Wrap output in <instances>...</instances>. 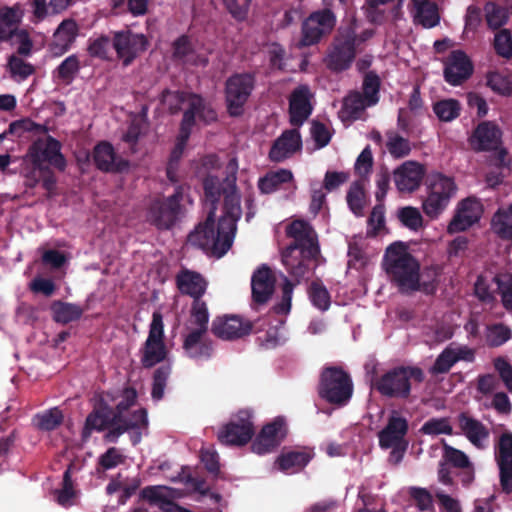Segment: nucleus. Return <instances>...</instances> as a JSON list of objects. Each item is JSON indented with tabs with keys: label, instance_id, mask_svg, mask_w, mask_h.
Segmentation results:
<instances>
[{
	"label": "nucleus",
	"instance_id": "nucleus-11",
	"mask_svg": "<svg viewBox=\"0 0 512 512\" xmlns=\"http://www.w3.org/2000/svg\"><path fill=\"white\" fill-rule=\"evenodd\" d=\"M61 148L60 141L50 135L45 139H37L28 149L31 166L37 168L54 167L58 171L64 172L67 161L61 152Z\"/></svg>",
	"mask_w": 512,
	"mask_h": 512
},
{
	"label": "nucleus",
	"instance_id": "nucleus-22",
	"mask_svg": "<svg viewBox=\"0 0 512 512\" xmlns=\"http://www.w3.org/2000/svg\"><path fill=\"white\" fill-rule=\"evenodd\" d=\"M502 131L491 121H483L474 129L470 144L475 151L497 150L501 144Z\"/></svg>",
	"mask_w": 512,
	"mask_h": 512
},
{
	"label": "nucleus",
	"instance_id": "nucleus-16",
	"mask_svg": "<svg viewBox=\"0 0 512 512\" xmlns=\"http://www.w3.org/2000/svg\"><path fill=\"white\" fill-rule=\"evenodd\" d=\"M287 435V426L283 417H276L262 427L251 449L258 455H264L277 448Z\"/></svg>",
	"mask_w": 512,
	"mask_h": 512
},
{
	"label": "nucleus",
	"instance_id": "nucleus-50",
	"mask_svg": "<svg viewBox=\"0 0 512 512\" xmlns=\"http://www.w3.org/2000/svg\"><path fill=\"white\" fill-rule=\"evenodd\" d=\"M381 81L374 71L365 74L362 84V95L368 100V105H376L379 101V90Z\"/></svg>",
	"mask_w": 512,
	"mask_h": 512
},
{
	"label": "nucleus",
	"instance_id": "nucleus-46",
	"mask_svg": "<svg viewBox=\"0 0 512 512\" xmlns=\"http://www.w3.org/2000/svg\"><path fill=\"white\" fill-rule=\"evenodd\" d=\"M192 323L197 326L193 331L207 333L209 323V312L207 303L200 299L193 300L190 310Z\"/></svg>",
	"mask_w": 512,
	"mask_h": 512
},
{
	"label": "nucleus",
	"instance_id": "nucleus-61",
	"mask_svg": "<svg viewBox=\"0 0 512 512\" xmlns=\"http://www.w3.org/2000/svg\"><path fill=\"white\" fill-rule=\"evenodd\" d=\"M409 495L414 500L416 507L421 512L433 511V497L426 488L411 487Z\"/></svg>",
	"mask_w": 512,
	"mask_h": 512
},
{
	"label": "nucleus",
	"instance_id": "nucleus-63",
	"mask_svg": "<svg viewBox=\"0 0 512 512\" xmlns=\"http://www.w3.org/2000/svg\"><path fill=\"white\" fill-rule=\"evenodd\" d=\"M385 207L379 202L376 204L367 220V224L369 227V235L376 236L385 226Z\"/></svg>",
	"mask_w": 512,
	"mask_h": 512
},
{
	"label": "nucleus",
	"instance_id": "nucleus-44",
	"mask_svg": "<svg viewBox=\"0 0 512 512\" xmlns=\"http://www.w3.org/2000/svg\"><path fill=\"white\" fill-rule=\"evenodd\" d=\"M81 69L77 55L72 54L65 58L56 68V77L65 84H71Z\"/></svg>",
	"mask_w": 512,
	"mask_h": 512
},
{
	"label": "nucleus",
	"instance_id": "nucleus-31",
	"mask_svg": "<svg viewBox=\"0 0 512 512\" xmlns=\"http://www.w3.org/2000/svg\"><path fill=\"white\" fill-rule=\"evenodd\" d=\"M25 178L26 187L35 188L38 184H41L42 188L46 191L47 198H52L56 195L57 177L52 168H37L31 166Z\"/></svg>",
	"mask_w": 512,
	"mask_h": 512
},
{
	"label": "nucleus",
	"instance_id": "nucleus-48",
	"mask_svg": "<svg viewBox=\"0 0 512 512\" xmlns=\"http://www.w3.org/2000/svg\"><path fill=\"white\" fill-rule=\"evenodd\" d=\"M460 103L455 99L440 100L433 105V111L440 121L449 122L460 114Z\"/></svg>",
	"mask_w": 512,
	"mask_h": 512
},
{
	"label": "nucleus",
	"instance_id": "nucleus-19",
	"mask_svg": "<svg viewBox=\"0 0 512 512\" xmlns=\"http://www.w3.org/2000/svg\"><path fill=\"white\" fill-rule=\"evenodd\" d=\"M495 459L499 468L500 485L506 494L512 493V433L504 432L498 442Z\"/></svg>",
	"mask_w": 512,
	"mask_h": 512
},
{
	"label": "nucleus",
	"instance_id": "nucleus-37",
	"mask_svg": "<svg viewBox=\"0 0 512 512\" xmlns=\"http://www.w3.org/2000/svg\"><path fill=\"white\" fill-rule=\"evenodd\" d=\"M76 470L74 463H70L63 474L62 488L55 490L56 501L63 507L73 505V500L76 497L72 474Z\"/></svg>",
	"mask_w": 512,
	"mask_h": 512
},
{
	"label": "nucleus",
	"instance_id": "nucleus-17",
	"mask_svg": "<svg viewBox=\"0 0 512 512\" xmlns=\"http://www.w3.org/2000/svg\"><path fill=\"white\" fill-rule=\"evenodd\" d=\"M227 168L232 171V186L229 191H224L223 215L220 217L219 222L224 229H228L229 233H236L237 221L240 219L242 210L240 206V196L236 192V170L237 161L231 159Z\"/></svg>",
	"mask_w": 512,
	"mask_h": 512
},
{
	"label": "nucleus",
	"instance_id": "nucleus-56",
	"mask_svg": "<svg viewBox=\"0 0 512 512\" xmlns=\"http://www.w3.org/2000/svg\"><path fill=\"white\" fill-rule=\"evenodd\" d=\"M511 336V329L504 324L498 323L488 327L486 341L490 347H499L507 342Z\"/></svg>",
	"mask_w": 512,
	"mask_h": 512
},
{
	"label": "nucleus",
	"instance_id": "nucleus-34",
	"mask_svg": "<svg viewBox=\"0 0 512 512\" xmlns=\"http://www.w3.org/2000/svg\"><path fill=\"white\" fill-rule=\"evenodd\" d=\"M52 318L60 324H68L79 320L84 310L81 306L74 303L63 302L61 300L53 301L50 306Z\"/></svg>",
	"mask_w": 512,
	"mask_h": 512
},
{
	"label": "nucleus",
	"instance_id": "nucleus-28",
	"mask_svg": "<svg viewBox=\"0 0 512 512\" xmlns=\"http://www.w3.org/2000/svg\"><path fill=\"white\" fill-rule=\"evenodd\" d=\"M205 332L190 331L184 338L183 350L185 355L195 361H206L214 352L213 343L204 339Z\"/></svg>",
	"mask_w": 512,
	"mask_h": 512
},
{
	"label": "nucleus",
	"instance_id": "nucleus-57",
	"mask_svg": "<svg viewBox=\"0 0 512 512\" xmlns=\"http://www.w3.org/2000/svg\"><path fill=\"white\" fill-rule=\"evenodd\" d=\"M189 95L183 91H170L164 90L161 95V101L168 107L171 114H177L181 109L183 103L189 102Z\"/></svg>",
	"mask_w": 512,
	"mask_h": 512
},
{
	"label": "nucleus",
	"instance_id": "nucleus-49",
	"mask_svg": "<svg viewBox=\"0 0 512 512\" xmlns=\"http://www.w3.org/2000/svg\"><path fill=\"white\" fill-rule=\"evenodd\" d=\"M79 33V27L75 20L65 19L54 32V39L72 47Z\"/></svg>",
	"mask_w": 512,
	"mask_h": 512
},
{
	"label": "nucleus",
	"instance_id": "nucleus-15",
	"mask_svg": "<svg viewBox=\"0 0 512 512\" xmlns=\"http://www.w3.org/2000/svg\"><path fill=\"white\" fill-rule=\"evenodd\" d=\"M253 323L235 314L217 316L211 324V332L222 340H236L251 333Z\"/></svg>",
	"mask_w": 512,
	"mask_h": 512
},
{
	"label": "nucleus",
	"instance_id": "nucleus-55",
	"mask_svg": "<svg viewBox=\"0 0 512 512\" xmlns=\"http://www.w3.org/2000/svg\"><path fill=\"white\" fill-rule=\"evenodd\" d=\"M111 45L112 39L109 36L100 35L89 39L87 52L91 57L106 60Z\"/></svg>",
	"mask_w": 512,
	"mask_h": 512
},
{
	"label": "nucleus",
	"instance_id": "nucleus-40",
	"mask_svg": "<svg viewBox=\"0 0 512 512\" xmlns=\"http://www.w3.org/2000/svg\"><path fill=\"white\" fill-rule=\"evenodd\" d=\"M371 106L359 91L350 92L343 101V111L353 120L359 119L364 110Z\"/></svg>",
	"mask_w": 512,
	"mask_h": 512
},
{
	"label": "nucleus",
	"instance_id": "nucleus-14",
	"mask_svg": "<svg viewBox=\"0 0 512 512\" xmlns=\"http://www.w3.org/2000/svg\"><path fill=\"white\" fill-rule=\"evenodd\" d=\"M112 47L117 57L122 59L123 66H129L141 53L147 50L148 40L143 34L131 30H121L113 33Z\"/></svg>",
	"mask_w": 512,
	"mask_h": 512
},
{
	"label": "nucleus",
	"instance_id": "nucleus-24",
	"mask_svg": "<svg viewBox=\"0 0 512 512\" xmlns=\"http://www.w3.org/2000/svg\"><path fill=\"white\" fill-rule=\"evenodd\" d=\"M409 425L406 418L393 413L387 425L378 433L379 445L382 449H389L394 445L408 444L405 439Z\"/></svg>",
	"mask_w": 512,
	"mask_h": 512
},
{
	"label": "nucleus",
	"instance_id": "nucleus-7",
	"mask_svg": "<svg viewBox=\"0 0 512 512\" xmlns=\"http://www.w3.org/2000/svg\"><path fill=\"white\" fill-rule=\"evenodd\" d=\"M427 186L428 196L423 201L422 207L424 213L434 219L446 209L457 187L453 178L441 173L430 174L427 178Z\"/></svg>",
	"mask_w": 512,
	"mask_h": 512
},
{
	"label": "nucleus",
	"instance_id": "nucleus-41",
	"mask_svg": "<svg viewBox=\"0 0 512 512\" xmlns=\"http://www.w3.org/2000/svg\"><path fill=\"white\" fill-rule=\"evenodd\" d=\"M365 198L364 184L361 181H355L347 192L346 200L350 210L357 217L364 215Z\"/></svg>",
	"mask_w": 512,
	"mask_h": 512
},
{
	"label": "nucleus",
	"instance_id": "nucleus-32",
	"mask_svg": "<svg viewBox=\"0 0 512 512\" xmlns=\"http://www.w3.org/2000/svg\"><path fill=\"white\" fill-rule=\"evenodd\" d=\"M173 58L184 64L206 66L208 59L195 54L194 47L187 35H181L173 42Z\"/></svg>",
	"mask_w": 512,
	"mask_h": 512
},
{
	"label": "nucleus",
	"instance_id": "nucleus-2",
	"mask_svg": "<svg viewBox=\"0 0 512 512\" xmlns=\"http://www.w3.org/2000/svg\"><path fill=\"white\" fill-rule=\"evenodd\" d=\"M382 266L390 282L401 294L420 291L425 295L435 294V282H420V263L401 242L389 245L385 251Z\"/></svg>",
	"mask_w": 512,
	"mask_h": 512
},
{
	"label": "nucleus",
	"instance_id": "nucleus-9",
	"mask_svg": "<svg viewBox=\"0 0 512 512\" xmlns=\"http://www.w3.org/2000/svg\"><path fill=\"white\" fill-rule=\"evenodd\" d=\"M141 352V364L149 369L165 361L168 350L164 342V323L161 312L154 311L149 326V333Z\"/></svg>",
	"mask_w": 512,
	"mask_h": 512
},
{
	"label": "nucleus",
	"instance_id": "nucleus-1",
	"mask_svg": "<svg viewBox=\"0 0 512 512\" xmlns=\"http://www.w3.org/2000/svg\"><path fill=\"white\" fill-rule=\"evenodd\" d=\"M287 235L294 241L282 252V262L291 277L299 283L308 278L323 259L318 235L304 220L293 221L287 228Z\"/></svg>",
	"mask_w": 512,
	"mask_h": 512
},
{
	"label": "nucleus",
	"instance_id": "nucleus-4",
	"mask_svg": "<svg viewBox=\"0 0 512 512\" xmlns=\"http://www.w3.org/2000/svg\"><path fill=\"white\" fill-rule=\"evenodd\" d=\"M216 214L208 211L204 222L188 235L189 244L198 247L214 256L222 257L231 248L235 234L221 226V222L215 223Z\"/></svg>",
	"mask_w": 512,
	"mask_h": 512
},
{
	"label": "nucleus",
	"instance_id": "nucleus-10",
	"mask_svg": "<svg viewBox=\"0 0 512 512\" xmlns=\"http://www.w3.org/2000/svg\"><path fill=\"white\" fill-rule=\"evenodd\" d=\"M183 187L178 185L172 195L166 198L154 199L148 208V221L160 230L172 228L181 210Z\"/></svg>",
	"mask_w": 512,
	"mask_h": 512
},
{
	"label": "nucleus",
	"instance_id": "nucleus-3",
	"mask_svg": "<svg viewBox=\"0 0 512 512\" xmlns=\"http://www.w3.org/2000/svg\"><path fill=\"white\" fill-rule=\"evenodd\" d=\"M424 380L425 373L420 367L399 365L378 377L374 383V388L383 397L408 400L411 396L413 383L420 384Z\"/></svg>",
	"mask_w": 512,
	"mask_h": 512
},
{
	"label": "nucleus",
	"instance_id": "nucleus-18",
	"mask_svg": "<svg viewBox=\"0 0 512 512\" xmlns=\"http://www.w3.org/2000/svg\"><path fill=\"white\" fill-rule=\"evenodd\" d=\"M474 71V65L463 50H453L444 62V79L452 86H459L468 80Z\"/></svg>",
	"mask_w": 512,
	"mask_h": 512
},
{
	"label": "nucleus",
	"instance_id": "nucleus-45",
	"mask_svg": "<svg viewBox=\"0 0 512 512\" xmlns=\"http://www.w3.org/2000/svg\"><path fill=\"white\" fill-rule=\"evenodd\" d=\"M172 373V366L169 363L159 366L153 373L151 397L160 401L164 397L167 381Z\"/></svg>",
	"mask_w": 512,
	"mask_h": 512
},
{
	"label": "nucleus",
	"instance_id": "nucleus-26",
	"mask_svg": "<svg viewBox=\"0 0 512 512\" xmlns=\"http://www.w3.org/2000/svg\"><path fill=\"white\" fill-rule=\"evenodd\" d=\"M276 278L273 271L267 265L260 266L252 275L251 289L253 302L265 304L273 295Z\"/></svg>",
	"mask_w": 512,
	"mask_h": 512
},
{
	"label": "nucleus",
	"instance_id": "nucleus-13",
	"mask_svg": "<svg viewBox=\"0 0 512 512\" xmlns=\"http://www.w3.org/2000/svg\"><path fill=\"white\" fill-rule=\"evenodd\" d=\"M252 417V411L240 410L234 419L219 430V442L228 446H244L250 442L255 434Z\"/></svg>",
	"mask_w": 512,
	"mask_h": 512
},
{
	"label": "nucleus",
	"instance_id": "nucleus-36",
	"mask_svg": "<svg viewBox=\"0 0 512 512\" xmlns=\"http://www.w3.org/2000/svg\"><path fill=\"white\" fill-rule=\"evenodd\" d=\"M310 460L311 457L306 452L289 451L278 456L275 464L278 466L279 470L283 472H288L290 470L296 472L304 468L310 462Z\"/></svg>",
	"mask_w": 512,
	"mask_h": 512
},
{
	"label": "nucleus",
	"instance_id": "nucleus-6",
	"mask_svg": "<svg viewBox=\"0 0 512 512\" xmlns=\"http://www.w3.org/2000/svg\"><path fill=\"white\" fill-rule=\"evenodd\" d=\"M355 37L356 30L352 25L340 27L337 30L324 59V63L330 71L340 73L351 67L357 54Z\"/></svg>",
	"mask_w": 512,
	"mask_h": 512
},
{
	"label": "nucleus",
	"instance_id": "nucleus-35",
	"mask_svg": "<svg viewBox=\"0 0 512 512\" xmlns=\"http://www.w3.org/2000/svg\"><path fill=\"white\" fill-rule=\"evenodd\" d=\"M416 9L415 20L425 28H433L439 24L438 7L429 0H412Z\"/></svg>",
	"mask_w": 512,
	"mask_h": 512
},
{
	"label": "nucleus",
	"instance_id": "nucleus-33",
	"mask_svg": "<svg viewBox=\"0 0 512 512\" xmlns=\"http://www.w3.org/2000/svg\"><path fill=\"white\" fill-rule=\"evenodd\" d=\"M293 178V173L290 170L280 168L276 171H269L260 177L257 186L262 194L268 195L291 183Z\"/></svg>",
	"mask_w": 512,
	"mask_h": 512
},
{
	"label": "nucleus",
	"instance_id": "nucleus-62",
	"mask_svg": "<svg viewBox=\"0 0 512 512\" xmlns=\"http://www.w3.org/2000/svg\"><path fill=\"white\" fill-rule=\"evenodd\" d=\"M476 222H478V216H468L457 209L455 215L448 224L447 232L449 234H454L465 231Z\"/></svg>",
	"mask_w": 512,
	"mask_h": 512
},
{
	"label": "nucleus",
	"instance_id": "nucleus-59",
	"mask_svg": "<svg viewBox=\"0 0 512 512\" xmlns=\"http://www.w3.org/2000/svg\"><path fill=\"white\" fill-rule=\"evenodd\" d=\"M455 363L456 359L451 344L438 355L430 371L432 374H445L450 371Z\"/></svg>",
	"mask_w": 512,
	"mask_h": 512
},
{
	"label": "nucleus",
	"instance_id": "nucleus-47",
	"mask_svg": "<svg viewBox=\"0 0 512 512\" xmlns=\"http://www.w3.org/2000/svg\"><path fill=\"white\" fill-rule=\"evenodd\" d=\"M387 143L386 147L389 153L394 158H404L408 156L411 152V144L410 141L393 131H389L386 133Z\"/></svg>",
	"mask_w": 512,
	"mask_h": 512
},
{
	"label": "nucleus",
	"instance_id": "nucleus-54",
	"mask_svg": "<svg viewBox=\"0 0 512 512\" xmlns=\"http://www.w3.org/2000/svg\"><path fill=\"white\" fill-rule=\"evenodd\" d=\"M420 432L425 435H452L453 428L449 418H431L422 425Z\"/></svg>",
	"mask_w": 512,
	"mask_h": 512
},
{
	"label": "nucleus",
	"instance_id": "nucleus-29",
	"mask_svg": "<svg viewBox=\"0 0 512 512\" xmlns=\"http://www.w3.org/2000/svg\"><path fill=\"white\" fill-rule=\"evenodd\" d=\"M175 281L180 293L192 297L193 300L202 298L207 289L205 278L200 273L187 268L177 273Z\"/></svg>",
	"mask_w": 512,
	"mask_h": 512
},
{
	"label": "nucleus",
	"instance_id": "nucleus-39",
	"mask_svg": "<svg viewBox=\"0 0 512 512\" xmlns=\"http://www.w3.org/2000/svg\"><path fill=\"white\" fill-rule=\"evenodd\" d=\"M441 444L443 450L441 460L447 465L459 470L471 466L472 462L465 452L449 445L445 439H441Z\"/></svg>",
	"mask_w": 512,
	"mask_h": 512
},
{
	"label": "nucleus",
	"instance_id": "nucleus-25",
	"mask_svg": "<svg viewBox=\"0 0 512 512\" xmlns=\"http://www.w3.org/2000/svg\"><path fill=\"white\" fill-rule=\"evenodd\" d=\"M394 182L400 192H413L419 188L425 175L423 165L406 161L394 170Z\"/></svg>",
	"mask_w": 512,
	"mask_h": 512
},
{
	"label": "nucleus",
	"instance_id": "nucleus-58",
	"mask_svg": "<svg viewBox=\"0 0 512 512\" xmlns=\"http://www.w3.org/2000/svg\"><path fill=\"white\" fill-rule=\"evenodd\" d=\"M397 217L400 222L410 230L417 231L422 227V215L415 207L406 206L400 208L397 212Z\"/></svg>",
	"mask_w": 512,
	"mask_h": 512
},
{
	"label": "nucleus",
	"instance_id": "nucleus-5",
	"mask_svg": "<svg viewBox=\"0 0 512 512\" xmlns=\"http://www.w3.org/2000/svg\"><path fill=\"white\" fill-rule=\"evenodd\" d=\"M354 385L350 374L341 366L324 367L320 373L317 392L327 403L343 407L352 398Z\"/></svg>",
	"mask_w": 512,
	"mask_h": 512
},
{
	"label": "nucleus",
	"instance_id": "nucleus-38",
	"mask_svg": "<svg viewBox=\"0 0 512 512\" xmlns=\"http://www.w3.org/2000/svg\"><path fill=\"white\" fill-rule=\"evenodd\" d=\"M308 297L314 307L324 312L331 306V296L321 280L316 279L310 283L307 289Z\"/></svg>",
	"mask_w": 512,
	"mask_h": 512
},
{
	"label": "nucleus",
	"instance_id": "nucleus-20",
	"mask_svg": "<svg viewBox=\"0 0 512 512\" xmlns=\"http://www.w3.org/2000/svg\"><path fill=\"white\" fill-rule=\"evenodd\" d=\"M93 161L97 169L106 173H122L130 167L129 161L118 156L107 141H101L94 147Z\"/></svg>",
	"mask_w": 512,
	"mask_h": 512
},
{
	"label": "nucleus",
	"instance_id": "nucleus-43",
	"mask_svg": "<svg viewBox=\"0 0 512 512\" xmlns=\"http://www.w3.org/2000/svg\"><path fill=\"white\" fill-rule=\"evenodd\" d=\"M203 189L205 195V204L208 206V211H214L216 214L217 204L221 197V184L216 176L208 175L203 180Z\"/></svg>",
	"mask_w": 512,
	"mask_h": 512
},
{
	"label": "nucleus",
	"instance_id": "nucleus-30",
	"mask_svg": "<svg viewBox=\"0 0 512 512\" xmlns=\"http://www.w3.org/2000/svg\"><path fill=\"white\" fill-rule=\"evenodd\" d=\"M459 427L469 442L478 449L484 448V441L489 437V430L479 420L462 412L458 415Z\"/></svg>",
	"mask_w": 512,
	"mask_h": 512
},
{
	"label": "nucleus",
	"instance_id": "nucleus-52",
	"mask_svg": "<svg viewBox=\"0 0 512 512\" xmlns=\"http://www.w3.org/2000/svg\"><path fill=\"white\" fill-rule=\"evenodd\" d=\"M125 431L129 430H141L148 428V413L145 408H140L133 411L131 414L122 416V420L119 421Z\"/></svg>",
	"mask_w": 512,
	"mask_h": 512
},
{
	"label": "nucleus",
	"instance_id": "nucleus-42",
	"mask_svg": "<svg viewBox=\"0 0 512 512\" xmlns=\"http://www.w3.org/2000/svg\"><path fill=\"white\" fill-rule=\"evenodd\" d=\"M63 413L59 408H52L38 413L33 418V424L42 431H52L63 422Z\"/></svg>",
	"mask_w": 512,
	"mask_h": 512
},
{
	"label": "nucleus",
	"instance_id": "nucleus-27",
	"mask_svg": "<svg viewBox=\"0 0 512 512\" xmlns=\"http://www.w3.org/2000/svg\"><path fill=\"white\" fill-rule=\"evenodd\" d=\"M301 149L302 139L299 130L296 128L285 130L271 146L269 158L273 162H282Z\"/></svg>",
	"mask_w": 512,
	"mask_h": 512
},
{
	"label": "nucleus",
	"instance_id": "nucleus-8",
	"mask_svg": "<svg viewBox=\"0 0 512 512\" xmlns=\"http://www.w3.org/2000/svg\"><path fill=\"white\" fill-rule=\"evenodd\" d=\"M255 76L252 73L232 74L225 82V103L231 117H240L255 88Z\"/></svg>",
	"mask_w": 512,
	"mask_h": 512
},
{
	"label": "nucleus",
	"instance_id": "nucleus-23",
	"mask_svg": "<svg viewBox=\"0 0 512 512\" xmlns=\"http://www.w3.org/2000/svg\"><path fill=\"white\" fill-rule=\"evenodd\" d=\"M196 117L204 123L210 124L217 120V113L200 95L190 93L189 106L183 113L180 125L191 132Z\"/></svg>",
	"mask_w": 512,
	"mask_h": 512
},
{
	"label": "nucleus",
	"instance_id": "nucleus-21",
	"mask_svg": "<svg viewBox=\"0 0 512 512\" xmlns=\"http://www.w3.org/2000/svg\"><path fill=\"white\" fill-rule=\"evenodd\" d=\"M311 92L307 85L295 88L289 98V122L294 127H300L312 114Z\"/></svg>",
	"mask_w": 512,
	"mask_h": 512
},
{
	"label": "nucleus",
	"instance_id": "nucleus-64",
	"mask_svg": "<svg viewBox=\"0 0 512 512\" xmlns=\"http://www.w3.org/2000/svg\"><path fill=\"white\" fill-rule=\"evenodd\" d=\"M8 68L12 77L19 76L21 79H27L35 72L32 64L25 62L15 55L9 57Z\"/></svg>",
	"mask_w": 512,
	"mask_h": 512
},
{
	"label": "nucleus",
	"instance_id": "nucleus-12",
	"mask_svg": "<svg viewBox=\"0 0 512 512\" xmlns=\"http://www.w3.org/2000/svg\"><path fill=\"white\" fill-rule=\"evenodd\" d=\"M336 25V16L330 9L312 12L301 25L299 48L318 44L322 38L329 35Z\"/></svg>",
	"mask_w": 512,
	"mask_h": 512
},
{
	"label": "nucleus",
	"instance_id": "nucleus-51",
	"mask_svg": "<svg viewBox=\"0 0 512 512\" xmlns=\"http://www.w3.org/2000/svg\"><path fill=\"white\" fill-rule=\"evenodd\" d=\"M486 21L491 29H499L506 24L508 20L507 9L494 3L488 2L484 7Z\"/></svg>",
	"mask_w": 512,
	"mask_h": 512
},
{
	"label": "nucleus",
	"instance_id": "nucleus-53",
	"mask_svg": "<svg viewBox=\"0 0 512 512\" xmlns=\"http://www.w3.org/2000/svg\"><path fill=\"white\" fill-rule=\"evenodd\" d=\"M493 48L499 57L507 60L512 57V34L510 30L501 29L495 34Z\"/></svg>",
	"mask_w": 512,
	"mask_h": 512
},
{
	"label": "nucleus",
	"instance_id": "nucleus-60",
	"mask_svg": "<svg viewBox=\"0 0 512 512\" xmlns=\"http://www.w3.org/2000/svg\"><path fill=\"white\" fill-rule=\"evenodd\" d=\"M491 229L500 239L512 242V219L506 220V216L501 213H494Z\"/></svg>",
	"mask_w": 512,
	"mask_h": 512
}]
</instances>
